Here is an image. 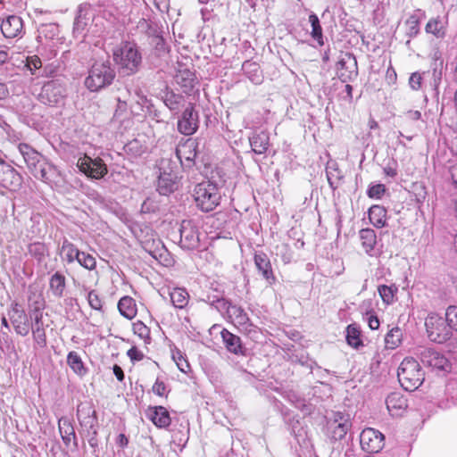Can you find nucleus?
<instances>
[{
	"mask_svg": "<svg viewBox=\"0 0 457 457\" xmlns=\"http://www.w3.org/2000/svg\"><path fill=\"white\" fill-rule=\"evenodd\" d=\"M19 153L31 172L37 179L48 185H58L62 181L60 170L49 162L46 157L28 144L21 143L17 146Z\"/></svg>",
	"mask_w": 457,
	"mask_h": 457,
	"instance_id": "obj_1",
	"label": "nucleus"
},
{
	"mask_svg": "<svg viewBox=\"0 0 457 457\" xmlns=\"http://www.w3.org/2000/svg\"><path fill=\"white\" fill-rule=\"evenodd\" d=\"M113 61L120 73L129 76L137 73L142 63V55L138 47L130 42L122 43L112 52Z\"/></svg>",
	"mask_w": 457,
	"mask_h": 457,
	"instance_id": "obj_2",
	"label": "nucleus"
},
{
	"mask_svg": "<svg viewBox=\"0 0 457 457\" xmlns=\"http://www.w3.org/2000/svg\"><path fill=\"white\" fill-rule=\"evenodd\" d=\"M115 78V71L109 61L96 62L88 71L85 86L96 92L111 85Z\"/></svg>",
	"mask_w": 457,
	"mask_h": 457,
	"instance_id": "obj_3",
	"label": "nucleus"
},
{
	"mask_svg": "<svg viewBox=\"0 0 457 457\" xmlns=\"http://www.w3.org/2000/svg\"><path fill=\"white\" fill-rule=\"evenodd\" d=\"M397 377L401 386L406 391H414L424 381V372L420 363L411 357L403 360L397 370Z\"/></svg>",
	"mask_w": 457,
	"mask_h": 457,
	"instance_id": "obj_4",
	"label": "nucleus"
},
{
	"mask_svg": "<svg viewBox=\"0 0 457 457\" xmlns=\"http://www.w3.org/2000/svg\"><path fill=\"white\" fill-rule=\"evenodd\" d=\"M194 199L201 211L208 212L214 210L220 204V195L215 185L203 182L195 187Z\"/></svg>",
	"mask_w": 457,
	"mask_h": 457,
	"instance_id": "obj_5",
	"label": "nucleus"
},
{
	"mask_svg": "<svg viewBox=\"0 0 457 457\" xmlns=\"http://www.w3.org/2000/svg\"><path fill=\"white\" fill-rule=\"evenodd\" d=\"M425 326L428 337L432 342L443 344L452 335V328L448 325L446 316L444 318L436 313H430L425 320Z\"/></svg>",
	"mask_w": 457,
	"mask_h": 457,
	"instance_id": "obj_6",
	"label": "nucleus"
},
{
	"mask_svg": "<svg viewBox=\"0 0 457 457\" xmlns=\"http://www.w3.org/2000/svg\"><path fill=\"white\" fill-rule=\"evenodd\" d=\"M415 354L423 365L427 367L445 372L451 370V362L449 360L434 348L419 346L415 350Z\"/></svg>",
	"mask_w": 457,
	"mask_h": 457,
	"instance_id": "obj_7",
	"label": "nucleus"
},
{
	"mask_svg": "<svg viewBox=\"0 0 457 457\" xmlns=\"http://www.w3.org/2000/svg\"><path fill=\"white\" fill-rule=\"evenodd\" d=\"M77 167L87 177L94 179H101L108 172L107 165L100 157L91 158L87 154L78 159Z\"/></svg>",
	"mask_w": 457,
	"mask_h": 457,
	"instance_id": "obj_8",
	"label": "nucleus"
},
{
	"mask_svg": "<svg viewBox=\"0 0 457 457\" xmlns=\"http://www.w3.org/2000/svg\"><path fill=\"white\" fill-rule=\"evenodd\" d=\"M218 310H227L229 318L238 327L244 329H247L250 325V320L245 310L238 305L228 303L225 299L219 298L216 301L211 303Z\"/></svg>",
	"mask_w": 457,
	"mask_h": 457,
	"instance_id": "obj_9",
	"label": "nucleus"
},
{
	"mask_svg": "<svg viewBox=\"0 0 457 457\" xmlns=\"http://www.w3.org/2000/svg\"><path fill=\"white\" fill-rule=\"evenodd\" d=\"M350 428L349 415L339 411L334 412L332 418L328 421V435L334 441L341 440Z\"/></svg>",
	"mask_w": 457,
	"mask_h": 457,
	"instance_id": "obj_10",
	"label": "nucleus"
},
{
	"mask_svg": "<svg viewBox=\"0 0 457 457\" xmlns=\"http://www.w3.org/2000/svg\"><path fill=\"white\" fill-rule=\"evenodd\" d=\"M384 435L372 428H367L360 435L361 449L368 453H378L384 447Z\"/></svg>",
	"mask_w": 457,
	"mask_h": 457,
	"instance_id": "obj_11",
	"label": "nucleus"
},
{
	"mask_svg": "<svg viewBox=\"0 0 457 457\" xmlns=\"http://www.w3.org/2000/svg\"><path fill=\"white\" fill-rule=\"evenodd\" d=\"M199 142L196 138H187L176 148V155L184 167L190 168L195 163L198 153Z\"/></svg>",
	"mask_w": 457,
	"mask_h": 457,
	"instance_id": "obj_12",
	"label": "nucleus"
},
{
	"mask_svg": "<svg viewBox=\"0 0 457 457\" xmlns=\"http://www.w3.org/2000/svg\"><path fill=\"white\" fill-rule=\"evenodd\" d=\"M199 126V115L192 104L186 107L178 120V130L186 136L193 135Z\"/></svg>",
	"mask_w": 457,
	"mask_h": 457,
	"instance_id": "obj_13",
	"label": "nucleus"
},
{
	"mask_svg": "<svg viewBox=\"0 0 457 457\" xmlns=\"http://www.w3.org/2000/svg\"><path fill=\"white\" fill-rule=\"evenodd\" d=\"M65 95V87L58 80H51L46 83L40 93V99L49 105L59 104Z\"/></svg>",
	"mask_w": 457,
	"mask_h": 457,
	"instance_id": "obj_14",
	"label": "nucleus"
},
{
	"mask_svg": "<svg viewBox=\"0 0 457 457\" xmlns=\"http://www.w3.org/2000/svg\"><path fill=\"white\" fill-rule=\"evenodd\" d=\"M337 76L342 82L354 80L358 76L357 61L353 54H345L337 63Z\"/></svg>",
	"mask_w": 457,
	"mask_h": 457,
	"instance_id": "obj_15",
	"label": "nucleus"
},
{
	"mask_svg": "<svg viewBox=\"0 0 457 457\" xmlns=\"http://www.w3.org/2000/svg\"><path fill=\"white\" fill-rule=\"evenodd\" d=\"M77 418L81 427L87 432L97 428L96 411L90 402L80 403L77 407Z\"/></svg>",
	"mask_w": 457,
	"mask_h": 457,
	"instance_id": "obj_16",
	"label": "nucleus"
},
{
	"mask_svg": "<svg viewBox=\"0 0 457 457\" xmlns=\"http://www.w3.org/2000/svg\"><path fill=\"white\" fill-rule=\"evenodd\" d=\"M180 244L183 248L195 249L199 246V232L191 220H183L179 228Z\"/></svg>",
	"mask_w": 457,
	"mask_h": 457,
	"instance_id": "obj_17",
	"label": "nucleus"
},
{
	"mask_svg": "<svg viewBox=\"0 0 457 457\" xmlns=\"http://www.w3.org/2000/svg\"><path fill=\"white\" fill-rule=\"evenodd\" d=\"M93 17L94 12L89 4H83L79 6L73 25L75 37H84L87 26L93 21Z\"/></svg>",
	"mask_w": 457,
	"mask_h": 457,
	"instance_id": "obj_18",
	"label": "nucleus"
},
{
	"mask_svg": "<svg viewBox=\"0 0 457 457\" xmlns=\"http://www.w3.org/2000/svg\"><path fill=\"white\" fill-rule=\"evenodd\" d=\"M1 31L6 38L21 37L24 33L22 19L17 15H9L2 21Z\"/></svg>",
	"mask_w": 457,
	"mask_h": 457,
	"instance_id": "obj_19",
	"label": "nucleus"
},
{
	"mask_svg": "<svg viewBox=\"0 0 457 457\" xmlns=\"http://www.w3.org/2000/svg\"><path fill=\"white\" fill-rule=\"evenodd\" d=\"M21 180L14 168L0 158V184L6 188H15L20 186Z\"/></svg>",
	"mask_w": 457,
	"mask_h": 457,
	"instance_id": "obj_20",
	"label": "nucleus"
},
{
	"mask_svg": "<svg viewBox=\"0 0 457 457\" xmlns=\"http://www.w3.org/2000/svg\"><path fill=\"white\" fill-rule=\"evenodd\" d=\"M254 264L259 273L266 280L269 285H272L276 281L273 274L270 261L268 255L263 252H257L254 254Z\"/></svg>",
	"mask_w": 457,
	"mask_h": 457,
	"instance_id": "obj_21",
	"label": "nucleus"
},
{
	"mask_svg": "<svg viewBox=\"0 0 457 457\" xmlns=\"http://www.w3.org/2000/svg\"><path fill=\"white\" fill-rule=\"evenodd\" d=\"M10 320L17 334L22 337L29 334V321L28 316L23 310L18 308V304H15L12 308Z\"/></svg>",
	"mask_w": 457,
	"mask_h": 457,
	"instance_id": "obj_22",
	"label": "nucleus"
},
{
	"mask_svg": "<svg viewBox=\"0 0 457 457\" xmlns=\"http://www.w3.org/2000/svg\"><path fill=\"white\" fill-rule=\"evenodd\" d=\"M58 428L63 444L69 446L71 442L77 447V437L72 420L68 417H62L58 420Z\"/></svg>",
	"mask_w": 457,
	"mask_h": 457,
	"instance_id": "obj_23",
	"label": "nucleus"
},
{
	"mask_svg": "<svg viewBox=\"0 0 457 457\" xmlns=\"http://www.w3.org/2000/svg\"><path fill=\"white\" fill-rule=\"evenodd\" d=\"M386 405L392 416L400 415L408 406L407 399L400 392L389 394L386 398Z\"/></svg>",
	"mask_w": 457,
	"mask_h": 457,
	"instance_id": "obj_24",
	"label": "nucleus"
},
{
	"mask_svg": "<svg viewBox=\"0 0 457 457\" xmlns=\"http://www.w3.org/2000/svg\"><path fill=\"white\" fill-rule=\"evenodd\" d=\"M147 416L156 427L161 428L169 427L171 421L169 411L162 406L150 407Z\"/></svg>",
	"mask_w": 457,
	"mask_h": 457,
	"instance_id": "obj_25",
	"label": "nucleus"
},
{
	"mask_svg": "<svg viewBox=\"0 0 457 457\" xmlns=\"http://www.w3.org/2000/svg\"><path fill=\"white\" fill-rule=\"evenodd\" d=\"M249 142L253 152L256 154H262L269 147L270 137L265 131L254 132L249 137Z\"/></svg>",
	"mask_w": 457,
	"mask_h": 457,
	"instance_id": "obj_26",
	"label": "nucleus"
},
{
	"mask_svg": "<svg viewBox=\"0 0 457 457\" xmlns=\"http://www.w3.org/2000/svg\"><path fill=\"white\" fill-rule=\"evenodd\" d=\"M176 83L182 88L184 93H189L195 87L196 78L187 69L179 70L175 76Z\"/></svg>",
	"mask_w": 457,
	"mask_h": 457,
	"instance_id": "obj_27",
	"label": "nucleus"
},
{
	"mask_svg": "<svg viewBox=\"0 0 457 457\" xmlns=\"http://www.w3.org/2000/svg\"><path fill=\"white\" fill-rule=\"evenodd\" d=\"M177 176L173 173L162 172L157 182V190L161 195H167L177 188Z\"/></svg>",
	"mask_w": 457,
	"mask_h": 457,
	"instance_id": "obj_28",
	"label": "nucleus"
},
{
	"mask_svg": "<svg viewBox=\"0 0 457 457\" xmlns=\"http://www.w3.org/2000/svg\"><path fill=\"white\" fill-rule=\"evenodd\" d=\"M161 98L165 106L175 113L179 112V107L184 101V97L181 95L175 94L173 91L169 90L168 87L161 92Z\"/></svg>",
	"mask_w": 457,
	"mask_h": 457,
	"instance_id": "obj_29",
	"label": "nucleus"
},
{
	"mask_svg": "<svg viewBox=\"0 0 457 457\" xmlns=\"http://www.w3.org/2000/svg\"><path fill=\"white\" fill-rule=\"evenodd\" d=\"M221 337L228 351L235 354L242 353V345L239 337L224 328L221 331Z\"/></svg>",
	"mask_w": 457,
	"mask_h": 457,
	"instance_id": "obj_30",
	"label": "nucleus"
},
{
	"mask_svg": "<svg viewBox=\"0 0 457 457\" xmlns=\"http://www.w3.org/2000/svg\"><path fill=\"white\" fill-rule=\"evenodd\" d=\"M66 287V278L63 274L56 271L53 274L49 280V288L52 294L58 298L63 296V293Z\"/></svg>",
	"mask_w": 457,
	"mask_h": 457,
	"instance_id": "obj_31",
	"label": "nucleus"
},
{
	"mask_svg": "<svg viewBox=\"0 0 457 457\" xmlns=\"http://www.w3.org/2000/svg\"><path fill=\"white\" fill-rule=\"evenodd\" d=\"M369 219L376 228H383L386 225V210L380 205H372L369 210Z\"/></svg>",
	"mask_w": 457,
	"mask_h": 457,
	"instance_id": "obj_32",
	"label": "nucleus"
},
{
	"mask_svg": "<svg viewBox=\"0 0 457 457\" xmlns=\"http://www.w3.org/2000/svg\"><path fill=\"white\" fill-rule=\"evenodd\" d=\"M360 240L361 245L364 248L366 253L371 255V252L377 244V236L371 228H362L359 232Z\"/></svg>",
	"mask_w": 457,
	"mask_h": 457,
	"instance_id": "obj_33",
	"label": "nucleus"
},
{
	"mask_svg": "<svg viewBox=\"0 0 457 457\" xmlns=\"http://www.w3.org/2000/svg\"><path fill=\"white\" fill-rule=\"evenodd\" d=\"M118 309L120 313L129 320H132L137 315L136 303L130 296L121 297L118 303Z\"/></svg>",
	"mask_w": 457,
	"mask_h": 457,
	"instance_id": "obj_34",
	"label": "nucleus"
},
{
	"mask_svg": "<svg viewBox=\"0 0 457 457\" xmlns=\"http://www.w3.org/2000/svg\"><path fill=\"white\" fill-rule=\"evenodd\" d=\"M79 251L71 242L64 238L61 246V255L68 264L77 261L79 256Z\"/></svg>",
	"mask_w": 457,
	"mask_h": 457,
	"instance_id": "obj_35",
	"label": "nucleus"
},
{
	"mask_svg": "<svg viewBox=\"0 0 457 457\" xmlns=\"http://www.w3.org/2000/svg\"><path fill=\"white\" fill-rule=\"evenodd\" d=\"M67 363L70 368L80 377L85 376L87 372V369L85 367L80 356L76 352H70L68 353Z\"/></svg>",
	"mask_w": 457,
	"mask_h": 457,
	"instance_id": "obj_36",
	"label": "nucleus"
},
{
	"mask_svg": "<svg viewBox=\"0 0 457 457\" xmlns=\"http://www.w3.org/2000/svg\"><path fill=\"white\" fill-rule=\"evenodd\" d=\"M242 71L253 83L260 84L262 82L260 66L256 62L251 61L244 62Z\"/></svg>",
	"mask_w": 457,
	"mask_h": 457,
	"instance_id": "obj_37",
	"label": "nucleus"
},
{
	"mask_svg": "<svg viewBox=\"0 0 457 457\" xmlns=\"http://www.w3.org/2000/svg\"><path fill=\"white\" fill-rule=\"evenodd\" d=\"M170 301L174 307L182 309L188 303V293L184 288H173L170 292Z\"/></svg>",
	"mask_w": 457,
	"mask_h": 457,
	"instance_id": "obj_38",
	"label": "nucleus"
},
{
	"mask_svg": "<svg viewBox=\"0 0 457 457\" xmlns=\"http://www.w3.org/2000/svg\"><path fill=\"white\" fill-rule=\"evenodd\" d=\"M293 431L298 445L308 453L313 452L314 445L306 430L303 428H301L297 431H295V428H293Z\"/></svg>",
	"mask_w": 457,
	"mask_h": 457,
	"instance_id": "obj_39",
	"label": "nucleus"
},
{
	"mask_svg": "<svg viewBox=\"0 0 457 457\" xmlns=\"http://www.w3.org/2000/svg\"><path fill=\"white\" fill-rule=\"evenodd\" d=\"M309 22L312 26V32L311 36L312 37L318 42L320 46L324 45L323 41V34H322V28L320 23V20L318 16L315 13H311L309 15Z\"/></svg>",
	"mask_w": 457,
	"mask_h": 457,
	"instance_id": "obj_40",
	"label": "nucleus"
},
{
	"mask_svg": "<svg viewBox=\"0 0 457 457\" xmlns=\"http://www.w3.org/2000/svg\"><path fill=\"white\" fill-rule=\"evenodd\" d=\"M361 331L355 324H351L346 328V341L348 345L354 348H358L362 345L360 338Z\"/></svg>",
	"mask_w": 457,
	"mask_h": 457,
	"instance_id": "obj_41",
	"label": "nucleus"
},
{
	"mask_svg": "<svg viewBox=\"0 0 457 457\" xmlns=\"http://www.w3.org/2000/svg\"><path fill=\"white\" fill-rule=\"evenodd\" d=\"M425 29L427 33H431L436 37H443L445 36L443 22L438 17L429 20Z\"/></svg>",
	"mask_w": 457,
	"mask_h": 457,
	"instance_id": "obj_42",
	"label": "nucleus"
},
{
	"mask_svg": "<svg viewBox=\"0 0 457 457\" xmlns=\"http://www.w3.org/2000/svg\"><path fill=\"white\" fill-rule=\"evenodd\" d=\"M402 340V331L399 328H392L385 337L386 346L390 349L396 348Z\"/></svg>",
	"mask_w": 457,
	"mask_h": 457,
	"instance_id": "obj_43",
	"label": "nucleus"
},
{
	"mask_svg": "<svg viewBox=\"0 0 457 457\" xmlns=\"http://www.w3.org/2000/svg\"><path fill=\"white\" fill-rule=\"evenodd\" d=\"M378 291L383 302L386 304H390L394 302L395 294L397 292V287L395 285H382L378 287Z\"/></svg>",
	"mask_w": 457,
	"mask_h": 457,
	"instance_id": "obj_44",
	"label": "nucleus"
},
{
	"mask_svg": "<svg viewBox=\"0 0 457 457\" xmlns=\"http://www.w3.org/2000/svg\"><path fill=\"white\" fill-rule=\"evenodd\" d=\"M407 27L406 34L410 37H414L420 31V17L417 13L411 15L405 21Z\"/></svg>",
	"mask_w": 457,
	"mask_h": 457,
	"instance_id": "obj_45",
	"label": "nucleus"
},
{
	"mask_svg": "<svg viewBox=\"0 0 457 457\" xmlns=\"http://www.w3.org/2000/svg\"><path fill=\"white\" fill-rule=\"evenodd\" d=\"M29 253L38 261H42L47 253V247L44 243L35 242L29 245Z\"/></svg>",
	"mask_w": 457,
	"mask_h": 457,
	"instance_id": "obj_46",
	"label": "nucleus"
},
{
	"mask_svg": "<svg viewBox=\"0 0 457 457\" xmlns=\"http://www.w3.org/2000/svg\"><path fill=\"white\" fill-rule=\"evenodd\" d=\"M172 359L177 364L179 370L183 373L187 374L190 371V365L187 360L185 358L181 351L175 350L172 352Z\"/></svg>",
	"mask_w": 457,
	"mask_h": 457,
	"instance_id": "obj_47",
	"label": "nucleus"
},
{
	"mask_svg": "<svg viewBox=\"0 0 457 457\" xmlns=\"http://www.w3.org/2000/svg\"><path fill=\"white\" fill-rule=\"evenodd\" d=\"M77 262L85 269L92 270L96 266V261L94 256L85 252H80Z\"/></svg>",
	"mask_w": 457,
	"mask_h": 457,
	"instance_id": "obj_48",
	"label": "nucleus"
},
{
	"mask_svg": "<svg viewBox=\"0 0 457 457\" xmlns=\"http://www.w3.org/2000/svg\"><path fill=\"white\" fill-rule=\"evenodd\" d=\"M445 316L449 327L457 332V306L450 305L446 309Z\"/></svg>",
	"mask_w": 457,
	"mask_h": 457,
	"instance_id": "obj_49",
	"label": "nucleus"
},
{
	"mask_svg": "<svg viewBox=\"0 0 457 457\" xmlns=\"http://www.w3.org/2000/svg\"><path fill=\"white\" fill-rule=\"evenodd\" d=\"M133 331L145 342L150 339V329L141 321L133 324Z\"/></svg>",
	"mask_w": 457,
	"mask_h": 457,
	"instance_id": "obj_50",
	"label": "nucleus"
},
{
	"mask_svg": "<svg viewBox=\"0 0 457 457\" xmlns=\"http://www.w3.org/2000/svg\"><path fill=\"white\" fill-rule=\"evenodd\" d=\"M25 66L31 74H35V71L42 67L41 59L37 55L28 56Z\"/></svg>",
	"mask_w": 457,
	"mask_h": 457,
	"instance_id": "obj_51",
	"label": "nucleus"
},
{
	"mask_svg": "<svg viewBox=\"0 0 457 457\" xmlns=\"http://www.w3.org/2000/svg\"><path fill=\"white\" fill-rule=\"evenodd\" d=\"M32 334L34 341L38 346L45 347L46 345L45 328H32Z\"/></svg>",
	"mask_w": 457,
	"mask_h": 457,
	"instance_id": "obj_52",
	"label": "nucleus"
},
{
	"mask_svg": "<svg viewBox=\"0 0 457 457\" xmlns=\"http://www.w3.org/2000/svg\"><path fill=\"white\" fill-rule=\"evenodd\" d=\"M385 186L383 184H377L370 186L367 191L368 196L370 198L379 199L385 193Z\"/></svg>",
	"mask_w": 457,
	"mask_h": 457,
	"instance_id": "obj_53",
	"label": "nucleus"
},
{
	"mask_svg": "<svg viewBox=\"0 0 457 457\" xmlns=\"http://www.w3.org/2000/svg\"><path fill=\"white\" fill-rule=\"evenodd\" d=\"M87 302L91 308L100 311L102 309V301L95 291H90L87 295Z\"/></svg>",
	"mask_w": 457,
	"mask_h": 457,
	"instance_id": "obj_54",
	"label": "nucleus"
},
{
	"mask_svg": "<svg viewBox=\"0 0 457 457\" xmlns=\"http://www.w3.org/2000/svg\"><path fill=\"white\" fill-rule=\"evenodd\" d=\"M421 74L419 72H413L409 79V85L413 90H418L421 87Z\"/></svg>",
	"mask_w": 457,
	"mask_h": 457,
	"instance_id": "obj_55",
	"label": "nucleus"
},
{
	"mask_svg": "<svg viewBox=\"0 0 457 457\" xmlns=\"http://www.w3.org/2000/svg\"><path fill=\"white\" fill-rule=\"evenodd\" d=\"M153 392L159 395V396H165L166 395V385L163 381L159 380V378L156 379L155 383L154 384L152 387Z\"/></svg>",
	"mask_w": 457,
	"mask_h": 457,
	"instance_id": "obj_56",
	"label": "nucleus"
},
{
	"mask_svg": "<svg viewBox=\"0 0 457 457\" xmlns=\"http://www.w3.org/2000/svg\"><path fill=\"white\" fill-rule=\"evenodd\" d=\"M156 209L157 204L150 198L145 200L141 205V212L145 213L154 212Z\"/></svg>",
	"mask_w": 457,
	"mask_h": 457,
	"instance_id": "obj_57",
	"label": "nucleus"
},
{
	"mask_svg": "<svg viewBox=\"0 0 457 457\" xmlns=\"http://www.w3.org/2000/svg\"><path fill=\"white\" fill-rule=\"evenodd\" d=\"M127 355L132 361H139L144 358V353L135 346L128 351Z\"/></svg>",
	"mask_w": 457,
	"mask_h": 457,
	"instance_id": "obj_58",
	"label": "nucleus"
},
{
	"mask_svg": "<svg viewBox=\"0 0 457 457\" xmlns=\"http://www.w3.org/2000/svg\"><path fill=\"white\" fill-rule=\"evenodd\" d=\"M57 30H58V28L54 24L44 25V26H42V28L39 30V35H38L37 38H41L42 35H44L45 37H47L48 33H51L54 35V32Z\"/></svg>",
	"mask_w": 457,
	"mask_h": 457,
	"instance_id": "obj_59",
	"label": "nucleus"
},
{
	"mask_svg": "<svg viewBox=\"0 0 457 457\" xmlns=\"http://www.w3.org/2000/svg\"><path fill=\"white\" fill-rule=\"evenodd\" d=\"M88 433V444L91 447H96L98 445V442H97V428H96L95 429H91L90 432H87Z\"/></svg>",
	"mask_w": 457,
	"mask_h": 457,
	"instance_id": "obj_60",
	"label": "nucleus"
},
{
	"mask_svg": "<svg viewBox=\"0 0 457 457\" xmlns=\"http://www.w3.org/2000/svg\"><path fill=\"white\" fill-rule=\"evenodd\" d=\"M449 172L454 189L457 191V163L449 168Z\"/></svg>",
	"mask_w": 457,
	"mask_h": 457,
	"instance_id": "obj_61",
	"label": "nucleus"
},
{
	"mask_svg": "<svg viewBox=\"0 0 457 457\" xmlns=\"http://www.w3.org/2000/svg\"><path fill=\"white\" fill-rule=\"evenodd\" d=\"M417 189H420L418 193L415 194L416 201L418 203H423L426 199L427 192L425 191V187L422 185L417 187Z\"/></svg>",
	"mask_w": 457,
	"mask_h": 457,
	"instance_id": "obj_62",
	"label": "nucleus"
},
{
	"mask_svg": "<svg viewBox=\"0 0 457 457\" xmlns=\"http://www.w3.org/2000/svg\"><path fill=\"white\" fill-rule=\"evenodd\" d=\"M9 60V54L4 46L0 45V65L4 64Z\"/></svg>",
	"mask_w": 457,
	"mask_h": 457,
	"instance_id": "obj_63",
	"label": "nucleus"
},
{
	"mask_svg": "<svg viewBox=\"0 0 457 457\" xmlns=\"http://www.w3.org/2000/svg\"><path fill=\"white\" fill-rule=\"evenodd\" d=\"M129 439L124 434H120L116 438V445L120 448H124L128 445Z\"/></svg>",
	"mask_w": 457,
	"mask_h": 457,
	"instance_id": "obj_64",
	"label": "nucleus"
}]
</instances>
